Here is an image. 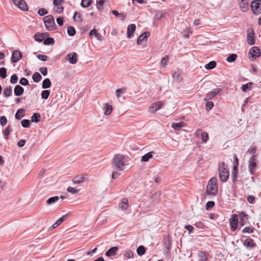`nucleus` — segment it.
<instances>
[{
    "instance_id": "f257e3e1",
    "label": "nucleus",
    "mask_w": 261,
    "mask_h": 261,
    "mask_svg": "<svg viewBox=\"0 0 261 261\" xmlns=\"http://www.w3.org/2000/svg\"><path fill=\"white\" fill-rule=\"evenodd\" d=\"M126 159L124 155L120 154H116L114 155L112 165L113 168L122 171L124 169L126 164Z\"/></svg>"
},
{
    "instance_id": "f03ea898",
    "label": "nucleus",
    "mask_w": 261,
    "mask_h": 261,
    "mask_svg": "<svg viewBox=\"0 0 261 261\" xmlns=\"http://www.w3.org/2000/svg\"><path fill=\"white\" fill-rule=\"evenodd\" d=\"M218 190L217 179L213 177L208 182L205 194L214 196L218 193Z\"/></svg>"
},
{
    "instance_id": "7ed1b4c3",
    "label": "nucleus",
    "mask_w": 261,
    "mask_h": 261,
    "mask_svg": "<svg viewBox=\"0 0 261 261\" xmlns=\"http://www.w3.org/2000/svg\"><path fill=\"white\" fill-rule=\"evenodd\" d=\"M219 173L220 179L221 181H226L229 177V173L227 165L224 162L220 164L219 166Z\"/></svg>"
},
{
    "instance_id": "20e7f679",
    "label": "nucleus",
    "mask_w": 261,
    "mask_h": 261,
    "mask_svg": "<svg viewBox=\"0 0 261 261\" xmlns=\"http://www.w3.org/2000/svg\"><path fill=\"white\" fill-rule=\"evenodd\" d=\"M43 21L46 28L48 31L54 30L56 29V24L54 17L52 15H47L43 18Z\"/></svg>"
},
{
    "instance_id": "39448f33",
    "label": "nucleus",
    "mask_w": 261,
    "mask_h": 261,
    "mask_svg": "<svg viewBox=\"0 0 261 261\" xmlns=\"http://www.w3.org/2000/svg\"><path fill=\"white\" fill-rule=\"evenodd\" d=\"M261 0H254L251 2L250 7L254 14L257 15L261 12Z\"/></svg>"
},
{
    "instance_id": "423d86ee",
    "label": "nucleus",
    "mask_w": 261,
    "mask_h": 261,
    "mask_svg": "<svg viewBox=\"0 0 261 261\" xmlns=\"http://www.w3.org/2000/svg\"><path fill=\"white\" fill-rule=\"evenodd\" d=\"M249 171L251 174H253L255 172L257 167V161L255 155L251 156L249 160Z\"/></svg>"
},
{
    "instance_id": "0eeeda50",
    "label": "nucleus",
    "mask_w": 261,
    "mask_h": 261,
    "mask_svg": "<svg viewBox=\"0 0 261 261\" xmlns=\"http://www.w3.org/2000/svg\"><path fill=\"white\" fill-rule=\"evenodd\" d=\"M163 252L164 254H167L171 248V241L169 236H166L163 239Z\"/></svg>"
},
{
    "instance_id": "6e6552de",
    "label": "nucleus",
    "mask_w": 261,
    "mask_h": 261,
    "mask_svg": "<svg viewBox=\"0 0 261 261\" xmlns=\"http://www.w3.org/2000/svg\"><path fill=\"white\" fill-rule=\"evenodd\" d=\"M64 3V0H54L53 3L55 5L54 11L56 13H61L64 10V7L62 6V4Z\"/></svg>"
},
{
    "instance_id": "1a4fd4ad",
    "label": "nucleus",
    "mask_w": 261,
    "mask_h": 261,
    "mask_svg": "<svg viewBox=\"0 0 261 261\" xmlns=\"http://www.w3.org/2000/svg\"><path fill=\"white\" fill-rule=\"evenodd\" d=\"M230 229L232 231H234L238 226V216L237 214L232 215L229 220Z\"/></svg>"
},
{
    "instance_id": "9d476101",
    "label": "nucleus",
    "mask_w": 261,
    "mask_h": 261,
    "mask_svg": "<svg viewBox=\"0 0 261 261\" xmlns=\"http://www.w3.org/2000/svg\"><path fill=\"white\" fill-rule=\"evenodd\" d=\"M14 4L20 10L25 11L28 10V7L24 0H12Z\"/></svg>"
},
{
    "instance_id": "9b49d317",
    "label": "nucleus",
    "mask_w": 261,
    "mask_h": 261,
    "mask_svg": "<svg viewBox=\"0 0 261 261\" xmlns=\"http://www.w3.org/2000/svg\"><path fill=\"white\" fill-rule=\"evenodd\" d=\"M221 91V90L220 88H216L213 89L212 91H210V92L207 93L206 94L204 98V100L207 101L210 99H212L213 97L216 96Z\"/></svg>"
},
{
    "instance_id": "f8f14e48",
    "label": "nucleus",
    "mask_w": 261,
    "mask_h": 261,
    "mask_svg": "<svg viewBox=\"0 0 261 261\" xmlns=\"http://www.w3.org/2000/svg\"><path fill=\"white\" fill-rule=\"evenodd\" d=\"M22 57L21 51L19 50H15L12 53L11 60L13 63H16Z\"/></svg>"
},
{
    "instance_id": "ddd939ff",
    "label": "nucleus",
    "mask_w": 261,
    "mask_h": 261,
    "mask_svg": "<svg viewBox=\"0 0 261 261\" xmlns=\"http://www.w3.org/2000/svg\"><path fill=\"white\" fill-rule=\"evenodd\" d=\"M162 105L163 104L161 101H158L153 103L148 108V112L150 113H153L156 112L161 108Z\"/></svg>"
},
{
    "instance_id": "4468645a",
    "label": "nucleus",
    "mask_w": 261,
    "mask_h": 261,
    "mask_svg": "<svg viewBox=\"0 0 261 261\" xmlns=\"http://www.w3.org/2000/svg\"><path fill=\"white\" fill-rule=\"evenodd\" d=\"M247 42L251 45L255 43L254 33L252 29L247 30Z\"/></svg>"
},
{
    "instance_id": "2eb2a0df",
    "label": "nucleus",
    "mask_w": 261,
    "mask_h": 261,
    "mask_svg": "<svg viewBox=\"0 0 261 261\" xmlns=\"http://www.w3.org/2000/svg\"><path fill=\"white\" fill-rule=\"evenodd\" d=\"M77 54L75 52H72L71 53L68 54L66 57V59L71 64H75L77 62Z\"/></svg>"
},
{
    "instance_id": "dca6fc26",
    "label": "nucleus",
    "mask_w": 261,
    "mask_h": 261,
    "mask_svg": "<svg viewBox=\"0 0 261 261\" xmlns=\"http://www.w3.org/2000/svg\"><path fill=\"white\" fill-rule=\"evenodd\" d=\"M239 6L242 12H247L249 8L248 0H241L239 3Z\"/></svg>"
},
{
    "instance_id": "f3484780",
    "label": "nucleus",
    "mask_w": 261,
    "mask_h": 261,
    "mask_svg": "<svg viewBox=\"0 0 261 261\" xmlns=\"http://www.w3.org/2000/svg\"><path fill=\"white\" fill-rule=\"evenodd\" d=\"M239 216L240 224L242 226L246 224L248 222V215L242 212L239 214Z\"/></svg>"
},
{
    "instance_id": "a211bd4d",
    "label": "nucleus",
    "mask_w": 261,
    "mask_h": 261,
    "mask_svg": "<svg viewBox=\"0 0 261 261\" xmlns=\"http://www.w3.org/2000/svg\"><path fill=\"white\" fill-rule=\"evenodd\" d=\"M150 34L148 32H145L143 33L141 35H140L138 39H137V44H141L142 42L144 41H146L148 37L149 36Z\"/></svg>"
},
{
    "instance_id": "6ab92c4d",
    "label": "nucleus",
    "mask_w": 261,
    "mask_h": 261,
    "mask_svg": "<svg viewBox=\"0 0 261 261\" xmlns=\"http://www.w3.org/2000/svg\"><path fill=\"white\" fill-rule=\"evenodd\" d=\"M249 54L252 58L256 59L259 56V49L256 46H253L250 49Z\"/></svg>"
},
{
    "instance_id": "aec40b11",
    "label": "nucleus",
    "mask_w": 261,
    "mask_h": 261,
    "mask_svg": "<svg viewBox=\"0 0 261 261\" xmlns=\"http://www.w3.org/2000/svg\"><path fill=\"white\" fill-rule=\"evenodd\" d=\"M119 206L122 210H126L128 207V202L126 198H123L119 204Z\"/></svg>"
},
{
    "instance_id": "412c9836",
    "label": "nucleus",
    "mask_w": 261,
    "mask_h": 261,
    "mask_svg": "<svg viewBox=\"0 0 261 261\" xmlns=\"http://www.w3.org/2000/svg\"><path fill=\"white\" fill-rule=\"evenodd\" d=\"M199 261H207L208 255L204 251H199L197 254Z\"/></svg>"
},
{
    "instance_id": "4be33fe9",
    "label": "nucleus",
    "mask_w": 261,
    "mask_h": 261,
    "mask_svg": "<svg viewBox=\"0 0 261 261\" xmlns=\"http://www.w3.org/2000/svg\"><path fill=\"white\" fill-rule=\"evenodd\" d=\"M47 36V33L43 34L37 33L35 34L34 38L36 41L39 42H41L44 40L45 36Z\"/></svg>"
},
{
    "instance_id": "5701e85b",
    "label": "nucleus",
    "mask_w": 261,
    "mask_h": 261,
    "mask_svg": "<svg viewBox=\"0 0 261 261\" xmlns=\"http://www.w3.org/2000/svg\"><path fill=\"white\" fill-rule=\"evenodd\" d=\"M118 248L117 247H113L109 249L106 253L108 256H113L116 254Z\"/></svg>"
},
{
    "instance_id": "b1692460",
    "label": "nucleus",
    "mask_w": 261,
    "mask_h": 261,
    "mask_svg": "<svg viewBox=\"0 0 261 261\" xmlns=\"http://www.w3.org/2000/svg\"><path fill=\"white\" fill-rule=\"evenodd\" d=\"M136 30V25L131 24L128 25L127 29V35L128 38H130L132 35L134 33Z\"/></svg>"
},
{
    "instance_id": "393cba45",
    "label": "nucleus",
    "mask_w": 261,
    "mask_h": 261,
    "mask_svg": "<svg viewBox=\"0 0 261 261\" xmlns=\"http://www.w3.org/2000/svg\"><path fill=\"white\" fill-rule=\"evenodd\" d=\"M68 216L67 215H64L62 216V217L58 219L53 225L52 227L53 228H55L57 226H58L59 225H60L62 222H63L67 218Z\"/></svg>"
},
{
    "instance_id": "a878e982",
    "label": "nucleus",
    "mask_w": 261,
    "mask_h": 261,
    "mask_svg": "<svg viewBox=\"0 0 261 261\" xmlns=\"http://www.w3.org/2000/svg\"><path fill=\"white\" fill-rule=\"evenodd\" d=\"M85 177L83 175H78L72 179L74 184H81L85 181Z\"/></svg>"
},
{
    "instance_id": "bb28decb",
    "label": "nucleus",
    "mask_w": 261,
    "mask_h": 261,
    "mask_svg": "<svg viewBox=\"0 0 261 261\" xmlns=\"http://www.w3.org/2000/svg\"><path fill=\"white\" fill-rule=\"evenodd\" d=\"M24 92L23 88L19 85H16L14 89V92L16 96H21Z\"/></svg>"
},
{
    "instance_id": "cd10ccee",
    "label": "nucleus",
    "mask_w": 261,
    "mask_h": 261,
    "mask_svg": "<svg viewBox=\"0 0 261 261\" xmlns=\"http://www.w3.org/2000/svg\"><path fill=\"white\" fill-rule=\"evenodd\" d=\"M103 108L105 109L104 114L106 115H109L112 112V106L108 103H106L103 105Z\"/></svg>"
},
{
    "instance_id": "c85d7f7f",
    "label": "nucleus",
    "mask_w": 261,
    "mask_h": 261,
    "mask_svg": "<svg viewBox=\"0 0 261 261\" xmlns=\"http://www.w3.org/2000/svg\"><path fill=\"white\" fill-rule=\"evenodd\" d=\"M153 151H150L142 156L141 161L146 162L153 158Z\"/></svg>"
},
{
    "instance_id": "c756f323",
    "label": "nucleus",
    "mask_w": 261,
    "mask_h": 261,
    "mask_svg": "<svg viewBox=\"0 0 261 261\" xmlns=\"http://www.w3.org/2000/svg\"><path fill=\"white\" fill-rule=\"evenodd\" d=\"M90 36H94L95 37H96L97 40H99V41H101L102 40V36H101V35L100 33H99L97 32V30L95 29H92L90 31Z\"/></svg>"
},
{
    "instance_id": "7c9ffc66",
    "label": "nucleus",
    "mask_w": 261,
    "mask_h": 261,
    "mask_svg": "<svg viewBox=\"0 0 261 261\" xmlns=\"http://www.w3.org/2000/svg\"><path fill=\"white\" fill-rule=\"evenodd\" d=\"M25 115V110L23 109H18L15 115V118L17 120H20L22 117H23Z\"/></svg>"
},
{
    "instance_id": "2f4dec72",
    "label": "nucleus",
    "mask_w": 261,
    "mask_h": 261,
    "mask_svg": "<svg viewBox=\"0 0 261 261\" xmlns=\"http://www.w3.org/2000/svg\"><path fill=\"white\" fill-rule=\"evenodd\" d=\"M243 244L247 247H254L255 244L254 243L253 240L250 238H248L244 240Z\"/></svg>"
},
{
    "instance_id": "473e14b6",
    "label": "nucleus",
    "mask_w": 261,
    "mask_h": 261,
    "mask_svg": "<svg viewBox=\"0 0 261 261\" xmlns=\"http://www.w3.org/2000/svg\"><path fill=\"white\" fill-rule=\"evenodd\" d=\"M237 171L238 167H237V166H233V169L231 172V178L233 182H235L237 181Z\"/></svg>"
},
{
    "instance_id": "72a5a7b5",
    "label": "nucleus",
    "mask_w": 261,
    "mask_h": 261,
    "mask_svg": "<svg viewBox=\"0 0 261 261\" xmlns=\"http://www.w3.org/2000/svg\"><path fill=\"white\" fill-rule=\"evenodd\" d=\"M12 90L10 86L7 87L4 89L3 95L5 97H8L12 95Z\"/></svg>"
},
{
    "instance_id": "f704fd0d",
    "label": "nucleus",
    "mask_w": 261,
    "mask_h": 261,
    "mask_svg": "<svg viewBox=\"0 0 261 261\" xmlns=\"http://www.w3.org/2000/svg\"><path fill=\"white\" fill-rule=\"evenodd\" d=\"M51 86L50 80L48 78L45 79L42 82V88L48 89Z\"/></svg>"
},
{
    "instance_id": "c9c22d12",
    "label": "nucleus",
    "mask_w": 261,
    "mask_h": 261,
    "mask_svg": "<svg viewBox=\"0 0 261 261\" xmlns=\"http://www.w3.org/2000/svg\"><path fill=\"white\" fill-rule=\"evenodd\" d=\"M184 126V123L182 122H179L177 123H172L171 125L172 128L177 130H180Z\"/></svg>"
},
{
    "instance_id": "e433bc0d",
    "label": "nucleus",
    "mask_w": 261,
    "mask_h": 261,
    "mask_svg": "<svg viewBox=\"0 0 261 261\" xmlns=\"http://www.w3.org/2000/svg\"><path fill=\"white\" fill-rule=\"evenodd\" d=\"M41 75L38 72H35L32 76V79L35 83H38L41 80Z\"/></svg>"
},
{
    "instance_id": "4c0bfd02",
    "label": "nucleus",
    "mask_w": 261,
    "mask_h": 261,
    "mask_svg": "<svg viewBox=\"0 0 261 261\" xmlns=\"http://www.w3.org/2000/svg\"><path fill=\"white\" fill-rule=\"evenodd\" d=\"M40 114L35 113L31 117V121L32 122H38L40 121Z\"/></svg>"
},
{
    "instance_id": "58836bf2",
    "label": "nucleus",
    "mask_w": 261,
    "mask_h": 261,
    "mask_svg": "<svg viewBox=\"0 0 261 261\" xmlns=\"http://www.w3.org/2000/svg\"><path fill=\"white\" fill-rule=\"evenodd\" d=\"M59 200V197L58 196H54L52 197L49 198L46 201V203L50 205L58 201Z\"/></svg>"
},
{
    "instance_id": "ea45409f",
    "label": "nucleus",
    "mask_w": 261,
    "mask_h": 261,
    "mask_svg": "<svg viewBox=\"0 0 261 261\" xmlns=\"http://www.w3.org/2000/svg\"><path fill=\"white\" fill-rule=\"evenodd\" d=\"M76 33V31L74 28L72 26H70L67 28V34L70 36H74Z\"/></svg>"
},
{
    "instance_id": "a19ab883",
    "label": "nucleus",
    "mask_w": 261,
    "mask_h": 261,
    "mask_svg": "<svg viewBox=\"0 0 261 261\" xmlns=\"http://www.w3.org/2000/svg\"><path fill=\"white\" fill-rule=\"evenodd\" d=\"M55 43V41L53 38L48 37L46 39H44L43 43L44 45H53Z\"/></svg>"
},
{
    "instance_id": "79ce46f5",
    "label": "nucleus",
    "mask_w": 261,
    "mask_h": 261,
    "mask_svg": "<svg viewBox=\"0 0 261 261\" xmlns=\"http://www.w3.org/2000/svg\"><path fill=\"white\" fill-rule=\"evenodd\" d=\"M216 66V62L215 61H211L208 64L205 65V68L207 69H212L214 68Z\"/></svg>"
},
{
    "instance_id": "37998d69",
    "label": "nucleus",
    "mask_w": 261,
    "mask_h": 261,
    "mask_svg": "<svg viewBox=\"0 0 261 261\" xmlns=\"http://www.w3.org/2000/svg\"><path fill=\"white\" fill-rule=\"evenodd\" d=\"M137 252L140 256H142L145 253V248L143 246H140L137 249Z\"/></svg>"
},
{
    "instance_id": "c03bdc74",
    "label": "nucleus",
    "mask_w": 261,
    "mask_h": 261,
    "mask_svg": "<svg viewBox=\"0 0 261 261\" xmlns=\"http://www.w3.org/2000/svg\"><path fill=\"white\" fill-rule=\"evenodd\" d=\"M92 0H82L81 6L83 8H86L89 6L92 3Z\"/></svg>"
},
{
    "instance_id": "a18cd8bd",
    "label": "nucleus",
    "mask_w": 261,
    "mask_h": 261,
    "mask_svg": "<svg viewBox=\"0 0 261 261\" xmlns=\"http://www.w3.org/2000/svg\"><path fill=\"white\" fill-rule=\"evenodd\" d=\"M112 13L117 17H120L122 20H124L126 17L124 13H120L116 10H113Z\"/></svg>"
},
{
    "instance_id": "49530a36",
    "label": "nucleus",
    "mask_w": 261,
    "mask_h": 261,
    "mask_svg": "<svg viewBox=\"0 0 261 261\" xmlns=\"http://www.w3.org/2000/svg\"><path fill=\"white\" fill-rule=\"evenodd\" d=\"M237 58V55L234 54H231L227 58L226 61L228 62L231 63L234 61Z\"/></svg>"
},
{
    "instance_id": "de8ad7c7",
    "label": "nucleus",
    "mask_w": 261,
    "mask_h": 261,
    "mask_svg": "<svg viewBox=\"0 0 261 261\" xmlns=\"http://www.w3.org/2000/svg\"><path fill=\"white\" fill-rule=\"evenodd\" d=\"M73 18L76 22L82 21L81 15L79 13L75 12Z\"/></svg>"
},
{
    "instance_id": "09e8293b",
    "label": "nucleus",
    "mask_w": 261,
    "mask_h": 261,
    "mask_svg": "<svg viewBox=\"0 0 261 261\" xmlns=\"http://www.w3.org/2000/svg\"><path fill=\"white\" fill-rule=\"evenodd\" d=\"M201 138L203 142L206 143L208 139V135L207 133L202 132L201 133Z\"/></svg>"
},
{
    "instance_id": "8fccbe9b",
    "label": "nucleus",
    "mask_w": 261,
    "mask_h": 261,
    "mask_svg": "<svg viewBox=\"0 0 261 261\" xmlns=\"http://www.w3.org/2000/svg\"><path fill=\"white\" fill-rule=\"evenodd\" d=\"M105 0H96V7L99 10L103 9V6Z\"/></svg>"
},
{
    "instance_id": "3c124183",
    "label": "nucleus",
    "mask_w": 261,
    "mask_h": 261,
    "mask_svg": "<svg viewBox=\"0 0 261 261\" xmlns=\"http://www.w3.org/2000/svg\"><path fill=\"white\" fill-rule=\"evenodd\" d=\"M21 124L23 127L28 128L30 126V121L28 119H23L21 121Z\"/></svg>"
},
{
    "instance_id": "603ef678",
    "label": "nucleus",
    "mask_w": 261,
    "mask_h": 261,
    "mask_svg": "<svg viewBox=\"0 0 261 261\" xmlns=\"http://www.w3.org/2000/svg\"><path fill=\"white\" fill-rule=\"evenodd\" d=\"M252 83L251 82H249L246 84L243 85L242 87V90L243 92H246L248 89H250V87Z\"/></svg>"
},
{
    "instance_id": "864d4df0",
    "label": "nucleus",
    "mask_w": 261,
    "mask_h": 261,
    "mask_svg": "<svg viewBox=\"0 0 261 261\" xmlns=\"http://www.w3.org/2000/svg\"><path fill=\"white\" fill-rule=\"evenodd\" d=\"M181 73L179 71H175L173 74V77L176 81H179L181 80Z\"/></svg>"
},
{
    "instance_id": "5fc2aeb1",
    "label": "nucleus",
    "mask_w": 261,
    "mask_h": 261,
    "mask_svg": "<svg viewBox=\"0 0 261 261\" xmlns=\"http://www.w3.org/2000/svg\"><path fill=\"white\" fill-rule=\"evenodd\" d=\"M0 76L3 79L7 76V71L5 68L2 67L0 68Z\"/></svg>"
},
{
    "instance_id": "6e6d98bb",
    "label": "nucleus",
    "mask_w": 261,
    "mask_h": 261,
    "mask_svg": "<svg viewBox=\"0 0 261 261\" xmlns=\"http://www.w3.org/2000/svg\"><path fill=\"white\" fill-rule=\"evenodd\" d=\"M50 92L48 90H44L41 92V97L43 99H46L49 95Z\"/></svg>"
},
{
    "instance_id": "4d7b16f0",
    "label": "nucleus",
    "mask_w": 261,
    "mask_h": 261,
    "mask_svg": "<svg viewBox=\"0 0 261 261\" xmlns=\"http://www.w3.org/2000/svg\"><path fill=\"white\" fill-rule=\"evenodd\" d=\"M254 228L252 227H245L242 232L244 233H252L254 231Z\"/></svg>"
},
{
    "instance_id": "13d9d810",
    "label": "nucleus",
    "mask_w": 261,
    "mask_h": 261,
    "mask_svg": "<svg viewBox=\"0 0 261 261\" xmlns=\"http://www.w3.org/2000/svg\"><path fill=\"white\" fill-rule=\"evenodd\" d=\"M169 57L168 56H166L165 57H164L162 60H161V65L162 66L165 67L167 65L168 62Z\"/></svg>"
},
{
    "instance_id": "bf43d9fd",
    "label": "nucleus",
    "mask_w": 261,
    "mask_h": 261,
    "mask_svg": "<svg viewBox=\"0 0 261 261\" xmlns=\"http://www.w3.org/2000/svg\"><path fill=\"white\" fill-rule=\"evenodd\" d=\"M125 92V88H121L118 89L116 91V94L117 98H119L120 97V95L122 93H124Z\"/></svg>"
},
{
    "instance_id": "052dcab7",
    "label": "nucleus",
    "mask_w": 261,
    "mask_h": 261,
    "mask_svg": "<svg viewBox=\"0 0 261 261\" xmlns=\"http://www.w3.org/2000/svg\"><path fill=\"white\" fill-rule=\"evenodd\" d=\"M19 84L22 86H27L29 83L26 78L22 77L19 81Z\"/></svg>"
},
{
    "instance_id": "680f3d73",
    "label": "nucleus",
    "mask_w": 261,
    "mask_h": 261,
    "mask_svg": "<svg viewBox=\"0 0 261 261\" xmlns=\"http://www.w3.org/2000/svg\"><path fill=\"white\" fill-rule=\"evenodd\" d=\"M7 123V118L5 116L0 117V123L2 126H5Z\"/></svg>"
},
{
    "instance_id": "e2e57ef3",
    "label": "nucleus",
    "mask_w": 261,
    "mask_h": 261,
    "mask_svg": "<svg viewBox=\"0 0 261 261\" xmlns=\"http://www.w3.org/2000/svg\"><path fill=\"white\" fill-rule=\"evenodd\" d=\"M48 13V11L45 8L39 9L38 11V14L40 16H44Z\"/></svg>"
},
{
    "instance_id": "0e129e2a",
    "label": "nucleus",
    "mask_w": 261,
    "mask_h": 261,
    "mask_svg": "<svg viewBox=\"0 0 261 261\" xmlns=\"http://www.w3.org/2000/svg\"><path fill=\"white\" fill-rule=\"evenodd\" d=\"M37 57L38 59L42 61H46L48 59V57L46 55L38 54L37 55Z\"/></svg>"
},
{
    "instance_id": "69168bd1",
    "label": "nucleus",
    "mask_w": 261,
    "mask_h": 261,
    "mask_svg": "<svg viewBox=\"0 0 261 261\" xmlns=\"http://www.w3.org/2000/svg\"><path fill=\"white\" fill-rule=\"evenodd\" d=\"M18 81V77L16 74H13L10 79V82L11 83L13 84H15Z\"/></svg>"
},
{
    "instance_id": "338daca9",
    "label": "nucleus",
    "mask_w": 261,
    "mask_h": 261,
    "mask_svg": "<svg viewBox=\"0 0 261 261\" xmlns=\"http://www.w3.org/2000/svg\"><path fill=\"white\" fill-rule=\"evenodd\" d=\"M215 205V202L213 201H208L206 204L205 208L208 210L210 208H212Z\"/></svg>"
},
{
    "instance_id": "774afa93",
    "label": "nucleus",
    "mask_w": 261,
    "mask_h": 261,
    "mask_svg": "<svg viewBox=\"0 0 261 261\" xmlns=\"http://www.w3.org/2000/svg\"><path fill=\"white\" fill-rule=\"evenodd\" d=\"M214 107V103L212 101H208L206 103V111H209Z\"/></svg>"
}]
</instances>
